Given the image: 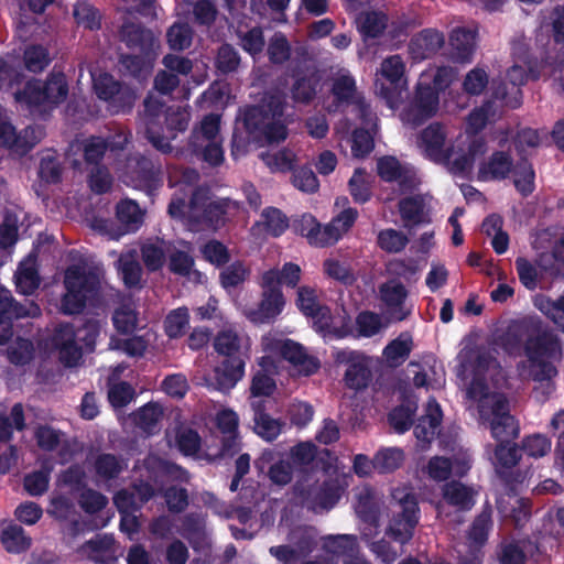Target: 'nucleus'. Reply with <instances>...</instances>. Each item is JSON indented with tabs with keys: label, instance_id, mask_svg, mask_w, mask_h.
<instances>
[{
	"label": "nucleus",
	"instance_id": "1",
	"mask_svg": "<svg viewBox=\"0 0 564 564\" xmlns=\"http://www.w3.org/2000/svg\"><path fill=\"white\" fill-rule=\"evenodd\" d=\"M458 376L466 381V406L488 425L494 438L500 442L495 451V465L511 468L519 460L518 449L508 444L519 434V425L510 415L508 401L500 392L506 376L486 348L464 347L458 356Z\"/></svg>",
	"mask_w": 564,
	"mask_h": 564
},
{
	"label": "nucleus",
	"instance_id": "2",
	"mask_svg": "<svg viewBox=\"0 0 564 564\" xmlns=\"http://www.w3.org/2000/svg\"><path fill=\"white\" fill-rule=\"evenodd\" d=\"M523 340L527 361L518 365L519 373L539 382L535 390H541L543 397H547L553 391L551 380L557 375L554 362L562 358V345L554 334L539 332L523 323L510 325L500 345L507 354L517 356L521 352Z\"/></svg>",
	"mask_w": 564,
	"mask_h": 564
},
{
	"label": "nucleus",
	"instance_id": "3",
	"mask_svg": "<svg viewBox=\"0 0 564 564\" xmlns=\"http://www.w3.org/2000/svg\"><path fill=\"white\" fill-rule=\"evenodd\" d=\"M416 147L424 158L458 175L469 174L487 151L485 140L470 133H459L449 141L448 128L440 122L429 124L419 133Z\"/></svg>",
	"mask_w": 564,
	"mask_h": 564
},
{
	"label": "nucleus",
	"instance_id": "4",
	"mask_svg": "<svg viewBox=\"0 0 564 564\" xmlns=\"http://www.w3.org/2000/svg\"><path fill=\"white\" fill-rule=\"evenodd\" d=\"M301 269L297 264L285 263L282 270L271 268L264 270L259 285L262 289V300L256 308H242L245 316L252 323L263 324L275 318L284 307L280 285L295 286L300 280Z\"/></svg>",
	"mask_w": 564,
	"mask_h": 564
},
{
	"label": "nucleus",
	"instance_id": "5",
	"mask_svg": "<svg viewBox=\"0 0 564 564\" xmlns=\"http://www.w3.org/2000/svg\"><path fill=\"white\" fill-rule=\"evenodd\" d=\"M144 120L147 138L152 145L162 153L172 151L171 140L178 132L185 131L191 116L185 107H170L163 110V106L152 96L144 101Z\"/></svg>",
	"mask_w": 564,
	"mask_h": 564
},
{
	"label": "nucleus",
	"instance_id": "6",
	"mask_svg": "<svg viewBox=\"0 0 564 564\" xmlns=\"http://www.w3.org/2000/svg\"><path fill=\"white\" fill-rule=\"evenodd\" d=\"M184 196H175L172 198L169 205V214L174 218L186 217L193 225L195 230V224H206L208 228L216 229L219 227L225 219V215L230 208V202L226 199L214 198L209 195L207 189L199 188L193 193L192 199L186 205Z\"/></svg>",
	"mask_w": 564,
	"mask_h": 564
},
{
	"label": "nucleus",
	"instance_id": "7",
	"mask_svg": "<svg viewBox=\"0 0 564 564\" xmlns=\"http://www.w3.org/2000/svg\"><path fill=\"white\" fill-rule=\"evenodd\" d=\"M243 127L249 139L259 144L285 140L288 131L283 120L282 99L271 97L270 101L249 108L245 113Z\"/></svg>",
	"mask_w": 564,
	"mask_h": 564
},
{
	"label": "nucleus",
	"instance_id": "8",
	"mask_svg": "<svg viewBox=\"0 0 564 564\" xmlns=\"http://www.w3.org/2000/svg\"><path fill=\"white\" fill-rule=\"evenodd\" d=\"M102 278V269L86 262L69 267L65 272L66 293L62 299L61 310L65 314L79 313L88 299L93 297Z\"/></svg>",
	"mask_w": 564,
	"mask_h": 564
},
{
	"label": "nucleus",
	"instance_id": "9",
	"mask_svg": "<svg viewBox=\"0 0 564 564\" xmlns=\"http://www.w3.org/2000/svg\"><path fill=\"white\" fill-rule=\"evenodd\" d=\"M102 325L98 321H88L76 330L69 325H61L52 339L58 358L66 367H75L83 357L84 349L93 351Z\"/></svg>",
	"mask_w": 564,
	"mask_h": 564
},
{
	"label": "nucleus",
	"instance_id": "10",
	"mask_svg": "<svg viewBox=\"0 0 564 564\" xmlns=\"http://www.w3.org/2000/svg\"><path fill=\"white\" fill-rule=\"evenodd\" d=\"M261 345L265 356L260 359L259 366L263 370H269L273 364L272 359L278 357L289 361L293 371L301 376H310L319 368V361L308 355L302 345L275 333L264 335Z\"/></svg>",
	"mask_w": 564,
	"mask_h": 564
},
{
	"label": "nucleus",
	"instance_id": "11",
	"mask_svg": "<svg viewBox=\"0 0 564 564\" xmlns=\"http://www.w3.org/2000/svg\"><path fill=\"white\" fill-rule=\"evenodd\" d=\"M299 310L313 319V325L325 340L343 338L349 333V318L343 314L332 315L326 306L318 301L316 291L302 286L297 291Z\"/></svg>",
	"mask_w": 564,
	"mask_h": 564
},
{
	"label": "nucleus",
	"instance_id": "12",
	"mask_svg": "<svg viewBox=\"0 0 564 564\" xmlns=\"http://www.w3.org/2000/svg\"><path fill=\"white\" fill-rule=\"evenodd\" d=\"M68 93L63 74H52L46 83L30 80L23 90L14 94V100L32 113H45L65 100Z\"/></svg>",
	"mask_w": 564,
	"mask_h": 564
},
{
	"label": "nucleus",
	"instance_id": "13",
	"mask_svg": "<svg viewBox=\"0 0 564 564\" xmlns=\"http://www.w3.org/2000/svg\"><path fill=\"white\" fill-rule=\"evenodd\" d=\"M120 37L137 53L123 56L122 65L133 75H140L143 69H149L160 48V42L154 34L137 24L127 23L121 28Z\"/></svg>",
	"mask_w": 564,
	"mask_h": 564
},
{
	"label": "nucleus",
	"instance_id": "14",
	"mask_svg": "<svg viewBox=\"0 0 564 564\" xmlns=\"http://www.w3.org/2000/svg\"><path fill=\"white\" fill-rule=\"evenodd\" d=\"M392 499L395 502V509L393 510L394 516L388 525L387 534L394 541L404 544L413 536L414 528L419 522L417 501L406 487L393 489Z\"/></svg>",
	"mask_w": 564,
	"mask_h": 564
},
{
	"label": "nucleus",
	"instance_id": "15",
	"mask_svg": "<svg viewBox=\"0 0 564 564\" xmlns=\"http://www.w3.org/2000/svg\"><path fill=\"white\" fill-rule=\"evenodd\" d=\"M189 144L194 152L202 154L210 165H218L224 160L223 138L220 135V117L208 115L199 126L194 128Z\"/></svg>",
	"mask_w": 564,
	"mask_h": 564
},
{
	"label": "nucleus",
	"instance_id": "16",
	"mask_svg": "<svg viewBox=\"0 0 564 564\" xmlns=\"http://www.w3.org/2000/svg\"><path fill=\"white\" fill-rule=\"evenodd\" d=\"M40 126H30L21 131L8 118L7 111L0 106V147L18 154H25L44 137Z\"/></svg>",
	"mask_w": 564,
	"mask_h": 564
},
{
	"label": "nucleus",
	"instance_id": "17",
	"mask_svg": "<svg viewBox=\"0 0 564 564\" xmlns=\"http://www.w3.org/2000/svg\"><path fill=\"white\" fill-rule=\"evenodd\" d=\"M426 77H430V74H421L415 97L401 115V119L405 123L417 126L438 111V94L425 80Z\"/></svg>",
	"mask_w": 564,
	"mask_h": 564
},
{
	"label": "nucleus",
	"instance_id": "18",
	"mask_svg": "<svg viewBox=\"0 0 564 564\" xmlns=\"http://www.w3.org/2000/svg\"><path fill=\"white\" fill-rule=\"evenodd\" d=\"M379 300L388 322H402L412 313L408 301V290L397 280H390L379 286Z\"/></svg>",
	"mask_w": 564,
	"mask_h": 564
},
{
	"label": "nucleus",
	"instance_id": "19",
	"mask_svg": "<svg viewBox=\"0 0 564 564\" xmlns=\"http://www.w3.org/2000/svg\"><path fill=\"white\" fill-rule=\"evenodd\" d=\"M471 467V457L465 449H458L451 457L433 456L424 470L434 481H445L449 477H464Z\"/></svg>",
	"mask_w": 564,
	"mask_h": 564
},
{
	"label": "nucleus",
	"instance_id": "20",
	"mask_svg": "<svg viewBox=\"0 0 564 564\" xmlns=\"http://www.w3.org/2000/svg\"><path fill=\"white\" fill-rule=\"evenodd\" d=\"M379 72L390 83L392 89L390 90L381 84L378 87V93L386 99L388 106L393 109L400 102L402 91L408 86L405 64L401 56L392 55L382 61Z\"/></svg>",
	"mask_w": 564,
	"mask_h": 564
},
{
	"label": "nucleus",
	"instance_id": "21",
	"mask_svg": "<svg viewBox=\"0 0 564 564\" xmlns=\"http://www.w3.org/2000/svg\"><path fill=\"white\" fill-rule=\"evenodd\" d=\"M476 490L459 481H451L442 487V499L436 503L438 517L449 518L453 512L470 510L475 505Z\"/></svg>",
	"mask_w": 564,
	"mask_h": 564
},
{
	"label": "nucleus",
	"instance_id": "22",
	"mask_svg": "<svg viewBox=\"0 0 564 564\" xmlns=\"http://www.w3.org/2000/svg\"><path fill=\"white\" fill-rule=\"evenodd\" d=\"M117 217L124 226L123 231L112 230V225L105 219H96L93 224V228L108 235L111 239L118 240L124 234L135 231L141 227L144 219V212L134 200L124 199L117 205Z\"/></svg>",
	"mask_w": 564,
	"mask_h": 564
},
{
	"label": "nucleus",
	"instance_id": "23",
	"mask_svg": "<svg viewBox=\"0 0 564 564\" xmlns=\"http://www.w3.org/2000/svg\"><path fill=\"white\" fill-rule=\"evenodd\" d=\"M94 89L100 99L110 101L113 112H118L123 108H130L135 99L132 91L121 88L119 83L113 80L112 76L107 73L96 74L90 70Z\"/></svg>",
	"mask_w": 564,
	"mask_h": 564
},
{
	"label": "nucleus",
	"instance_id": "24",
	"mask_svg": "<svg viewBox=\"0 0 564 564\" xmlns=\"http://www.w3.org/2000/svg\"><path fill=\"white\" fill-rule=\"evenodd\" d=\"M40 315V307L29 302L25 306L14 303L9 290L0 286V345L11 337V322L13 318L35 317Z\"/></svg>",
	"mask_w": 564,
	"mask_h": 564
},
{
	"label": "nucleus",
	"instance_id": "25",
	"mask_svg": "<svg viewBox=\"0 0 564 564\" xmlns=\"http://www.w3.org/2000/svg\"><path fill=\"white\" fill-rule=\"evenodd\" d=\"M527 70L520 65H513L506 74L505 79L492 83L494 96L506 106L517 108L521 104V86L527 82Z\"/></svg>",
	"mask_w": 564,
	"mask_h": 564
},
{
	"label": "nucleus",
	"instance_id": "26",
	"mask_svg": "<svg viewBox=\"0 0 564 564\" xmlns=\"http://www.w3.org/2000/svg\"><path fill=\"white\" fill-rule=\"evenodd\" d=\"M245 360L240 358L225 359L216 366L208 377L205 378L206 386L228 393L245 376Z\"/></svg>",
	"mask_w": 564,
	"mask_h": 564
},
{
	"label": "nucleus",
	"instance_id": "27",
	"mask_svg": "<svg viewBox=\"0 0 564 564\" xmlns=\"http://www.w3.org/2000/svg\"><path fill=\"white\" fill-rule=\"evenodd\" d=\"M334 358L339 364H348L345 382L351 389H361L370 379L369 360L366 356L351 350H336Z\"/></svg>",
	"mask_w": 564,
	"mask_h": 564
},
{
	"label": "nucleus",
	"instance_id": "28",
	"mask_svg": "<svg viewBox=\"0 0 564 564\" xmlns=\"http://www.w3.org/2000/svg\"><path fill=\"white\" fill-rule=\"evenodd\" d=\"M215 350L226 359L240 358L246 361L250 355V338L231 328L219 332L214 339Z\"/></svg>",
	"mask_w": 564,
	"mask_h": 564
},
{
	"label": "nucleus",
	"instance_id": "29",
	"mask_svg": "<svg viewBox=\"0 0 564 564\" xmlns=\"http://www.w3.org/2000/svg\"><path fill=\"white\" fill-rule=\"evenodd\" d=\"M433 198L429 195H415L400 202V214L406 226H415L431 221Z\"/></svg>",
	"mask_w": 564,
	"mask_h": 564
},
{
	"label": "nucleus",
	"instance_id": "30",
	"mask_svg": "<svg viewBox=\"0 0 564 564\" xmlns=\"http://www.w3.org/2000/svg\"><path fill=\"white\" fill-rule=\"evenodd\" d=\"M150 162L145 159H130L127 164V170H132L133 175H131L130 180L129 176H127L123 181L128 185L151 194L162 184V178L160 173L150 167ZM129 171H127V173Z\"/></svg>",
	"mask_w": 564,
	"mask_h": 564
},
{
	"label": "nucleus",
	"instance_id": "31",
	"mask_svg": "<svg viewBox=\"0 0 564 564\" xmlns=\"http://www.w3.org/2000/svg\"><path fill=\"white\" fill-rule=\"evenodd\" d=\"M128 137L119 133L112 138L110 142H106L101 138L93 137L82 142L76 141L70 145V151H83L87 163H97L109 148L111 151L122 149L127 143Z\"/></svg>",
	"mask_w": 564,
	"mask_h": 564
},
{
	"label": "nucleus",
	"instance_id": "32",
	"mask_svg": "<svg viewBox=\"0 0 564 564\" xmlns=\"http://www.w3.org/2000/svg\"><path fill=\"white\" fill-rule=\"evenodd\" d=\"M476 50V32L471 29L455 28L449 35V56L458 63L470 62Z\"/></svg>",
	"mask_w": 564,
	"mask_h": 564
},
{
	"label": "nucleus",
	"instance_id": "33",
	"mask_svg": "<svg viewBox=\"0 0 564 564\" xmlns=\"http://www.w3.org/2000/svg\"><path fill=\"white\" fill-rule=\"evenodd\" d=\"M444 45V35L432 29L423 30L410 42L409 51L414 59H424L433 56Z\"/></svg>",
	"mask_w": 564,
	"mask_h": 564
},
{
	"label": "nucleus",
	"instance_id": "34",
	"mask_svg": "<svg viewBox=\"0 0 564 564\" xmlns=\"http://www.w3.org/2000/svg\"><path fill=\"white\" fill-rule=\"evenodd\" d=\"M251 408L254 412L253 430L256 434L267 442L275 440L281 434L284 423L264 413L262 401H252Z\"/></svg>",
	"mask_w": 564,
	"mask_h": 564
},
{
	"label": "nucleus",
	"instance_id": "35",
	"mask_svg": "<svg viewBox=\"0 0 564 564\" xmlns=\"http://www.w3.org/2000/svg\"><path fill=\"white\" fill-rule=\"evenodd\" d=\"M441 420L442 411L440 404L434 399L429 400L425 414L414 427L416 438L421 442L430 443L436 435Z\"/></svg>",
	"mask_w": 564,
	"mask_h": 564
},
{
	"label": "nucleus",
	"instance_id": "36",
	"mask_svg": "<svg viewBox=\"0 0 564 564\" xmlns=\"http://www.w3.org/2000/svg\"><path fill=\"white\" fill-rule=\"evenodd\" d=\"M154 491L149 484H140L132 491L121 490L113 497V502L119 512L137 511L142 503L148 501Z\"/></svg>",
	"mask_w": 564,
	"mask_h": 564
},
{
	"label": "nucleus",
	"instance_id": "37",
	"mask_svg": "<svg viewBox=\"0 0 564 564\" xmlns=\"http://www.w3.org/2000/svg\"><path fill=\"white\" fill-rule=\"evenodd\" d=\"M40 284L35 257L30 254L20 262L15 273V285L20 293L32 294Z\"/></svg>",
	"mask_w": 564,
	"mask_h": 564
},
{
	"label": "nucleus",
	"instance_id": "38",
	"mask_svg": "<svg viewBox=\"0 0 564 564\" xmlns=\"http://www.w3.org/2000/svg\"><path fill=\"white\" fill-rule=\"evenodd\" d=\"M155 338V334L151 330H147L143 335L133 336L131 338L121 339L118 337H111L109 341L110 350H121L128 356L139 357L144 354L148 346Z\"/></svg>",
	"mask_w": 564,
	"mask_h": 564
},
{
	"label": "nucleus",
	"instance_id": "39",
	"mask_svg": "<svg viewBox=\"0 0 564 564\" xmlns=\"http://www.w3.org/2000/svg\"><path fill=\"white\" fill-rule=\"evenodd\" d=\"M498 509L506 518H511L517 527L522 525L529 518V501L507 494L498 500Z\"/></svg>",
	"mask_w": 564,
	"mask_h": 564
},
{
	"label": "nucleus",
	"instance_id": "40",
	"mask_svg": "<svg viewBox=\"0 0 564 564\" xmlns=\"http://www.w3.org/2000/svg\"><path fill=\"white\" fill-rule=\"evenodd\" d=\"M413 348V338L410 333H401L383 349V358L389 366L397 367L405 361Z\"/></svg>",
	"mask_w": 564,
	"mask_h": 564
},
{
	"label": "nucleus",
	"instance_id": "41",
	"mask_svg": "<svg viewBox=\"0 0 564 564\" xmlns=\"http://www.w3.org/2000/svg\"><path fill=\"white\" fill-rule=\"evenodd\" d=\"M304 496V501L307 507L318 512L321 510H328L337 502L340 496L338 486H327L324 489L314 488L310 489L306 495L301 492Z\"/></svg>",
	"mask_w": 564,
	"mask_h": 564
},
{
	"label": "nucleus",
	"instance_id": "42",
	"mask_svg": "<svg viewBox=\"0 0 564 564\" xmlns=\"http://www.w3.org/2000/svg\"><path fill=\"white\" fill-rule=\"evenodd\" d=\"M511 171V161L503 152H496L478 171V178L481 181L505 178Z\"/></svg>",
	"mask_w": 564,
	"mask_h": 564
},
{
	"label": "nucleus",
	"instance_id": "43",
	"mask_svg": "<svg viewBox=\"0 0 564 564\" xmlns=\"http://www.w3.org/2000/svg\"><path fill=\"white\" fill-rule=\"evenodd\" d=\"M534 306L549 317L564 333V294L557 300L538 294L533 299Z\"/></svg>",
	"mask_w": 564,
	"mask_h": 564
},
{
	"label": "nucleus",
	"instance_id": "44",
	"mask_svg": "<svg viewBox=\"0 0 564 564\" xmlns=\"http://www.w3.org/2000/svg\"><path fill=\"white\" fill-rule=\"evenodd\" d=\"M31 538L28 536L24 530L13 523H9L1 532V542L3 547L9 553H22L30 549Z\"/></svg>",
	"mask_w": 564,
	"mask_h": 564
},
{
	"label": "nucleus",
	"instance_id": "45",
	"mask_svg": "<svg viewBox=\"0 0 564 564\" xmlns=\"http://www.w3.org/2000/svg\"><path fill=\"white\" fill-rule=\"evenodd\" d=\"M259 158L263 161L267 167L273 172H288L292 170L296 156L289 149L271 150L260 153Z\"/></svg>",
	"mask_w": 564,
	"mask_h": 564
},
{
	"label": "nucleus",
	"instance_id": "46",
	"mask_svg": "<svg viewBox=\"0 0 564 564\" xmlns=\"http://www.w3.org/2000/svg\"><path fill=\"white\" fill-rule=\"evenodd\" d=\"M358 31L366 37H377L387 26V17L379 11H366L356 19Z\"/></svg>",
	"mask_w": 564,
	"mask_h": 564
},
{
	"label": "nucleus",
	"instance_id": "47",
	"mask_svg": "<svg viewBox=\"0 0 564 564\" xmlns=\"http://www.w3.org/2000/svg\"><path fill=\"white\" fill-rule=\"evenodd\" d=\"M22 73L19 69V62L14 56L0 57V90L9 91L20 84Z\"/></svg>",
	"mask_w": 564,
	"mask_h": 564
},
{
	"label": "nucleus",
	"instance_id": "48",
	"mask_svg": "<svg viewBox=\"0 0 564 564\" xmlns=\"http://www.w3.org/2000/svg\"><path fill=\"white\" fill-rule=\"evenodd\" d=\"M404 460V453L398 447L381 448L373 456L375 469L386 474L398 469Z\"/></svg>",
	"mask_w": 564,
	"mask_h": 564
},
{
	"label": "nucleus",
	"instance_id": "49",
	"mask_svg": "<svg viewBox=\"0 0 564 564\" xmlns=\"http://www.w3.org/2000/svg\"><path fill=\"white\" fill-rule=\"evenodd\" d=\"M137 258L135 251H128L118 260V271L127 286H135L140 282L142 270Z\"/></svg>",
	"mask_w": 564,
	"mask_h": 564
},
{
	"label": "nucleus",
	"instance_id": "50",
	"mask_svg": "<svg viewBox=\"0 0 564 564\" xmlns=\"http://www.w3.org/2000/svg\"><path fill=\"white\" fill-rule=\"evenodd\" d=\"M112 546L113 539L110 535H96L94 539L86 542L79 549V552L83 556L99 562L111 552Z\"/></svg>",
	"mask_w": 564,
	"mask_h": 564
},
{
	"label": "nucleus",
	"instance_id": "51",
	"mask_svg": "<svg viewBox=\"0 0 564 564\" xmlns=\"http://www.w3.org/2000/svg\"><path fill=\"white\" fill-rule=\"evenodd\" d=\"M189 247L184 245V249H170V270L176 274L191 275L194 274L200 280L202 274L193 270L194 261L188 254Z\"/></svg>",
	"mask_w": 564,
	"mask_h": 564
},
{
	"label": "nucleus",
	"instance_id": "52",
	"mask_svg": "<svg viewBox=\"0 0 564 564\" xmlns=\"http://www.w3.org/2000/svg\"><path fill=\"white\" fill-rule=\"evenodd\" d=\"M490 528V516L488 513H481L473 523L471 529L468 533V542L471 549V554L469 557H473L476 554H479L482 558L481 552L479 547L486 542L488 536V531Z\"/></svg>",
	"mask_w": 564,
	"mask_h": 564
},
{
	"label": "nucleus",
	"instance_id": "53",
	"mask_svg": "<svg viewBox=\"0 0 564 564\" xmlns=\"http://www.w3.org/2000/svg\"><path fill=\"white\" fill-rule=\"evenodd\" d=\"M193 32L187 23L175 22L166 31V42L172 51H184L192 44Z\"/></svg>",
	"mask_w": 564,
	"mask_h": 564
},
{
	"label": "nucleus",
	"instance_id": "54",
	"mask_svg": "<svg viewBox=\"0 0 564 564\" xmlns=\"http://www.w3.org/2000/svg\"><path fill=\"white\" fill-rule=\"evenodd\" d=\"M162 408L156 403H148L133 414L135 424L148 433H153L162 417Z\"/></svg>",
	"mask_w": 564,
	"mask_h": 564
},
{
	"label": "nucleus",
	"instance_id": "55",
	"mask_svg": "<svg viewBox=\"0 0 564 564\" xmlns=\"http://www.w3.org/2000/svg\"><path fill=\"white\" fill-rule=\"evenodd\" d=\"M388 322L373 312H361L356 318L358 334L362 337H372L387 328Z\"/></svg>",
	"mask_w": 564,
	"mask_h": 564
},
{
	"label": "nucleus",
	"instance_id": "56",
	"mask_svg": "<svg viewBox=\"0 0 564 564\" xmlns=\"http://www.w3.org/2000/svg\"><path fill=\"white\" fill-rule=\"evenodd\" d=\"M516 268L520 282L528 290H535L539 285L542 273L545 272L540 267V260L538 261V265H534L525 258H518L516 260Z\"/></svg>",
	"mask_w": 564,
	"mask_h": 564
},
{
	"label": "nucleus",
	"instance_id": "57",
	"mask_svg": "<svg viewBox=\"0 0 564 564\" xmlns=\"http://www.w3.org/2000/svg\"><path fill=\"white\" fill-rule=\"evenodd\" d=\"M378 246L390 253L402 251L408 245V237L400 230L388 228L378 234Z\"/></svg>",
	"mask_w": 564,
	"mask_h": 564
},
{
	"label": "nucleus",
	"instance_id": "58",
	"mask_svg": "<svg viewBox=\"0 0 564 564\" xmlns=\"http://www.w3.org/2000/svg\"><path fill=\"white\" fill-rule=\"evenodd\" d=\"M24 429L23 408L20 403L12 406L8 417H0V442H7L11 438L13 430L22 431Z\"/></svg>",
	"mask_w": 564,
	"mask_h": 564
},
{
	"label": "nucleus",
	"instance_id": "59",
	"mask_svg": "<svg viewBox=\"0 0 564 564\" xmlns=\"http://www.w3.org/2000/svg\"><path fill=\"white\" fill-rule=\"evenodd\" d=\"M318 83L319 76L316 72L297 78L292 89L293 98L301 102L310 101L316 94Z\"/></svg>",
	"mask_w": 564,
	"mask_h": 564
},
{
	"label": "nucleus",
	"instance_id": "60",
	"mask_svg": "<svg viewBox=\"0 0 564 564\" xmlns=\"http://www.w3.org/2000/svg\"><path fill=\"white\" fill-rule=\"evenodd\" d=\"M61 164L54 151L42 153L39 176L46 183H56L61 178Z\"/></svg>",
	"mask_w": 564,
	"mask_h": 564
},
{
	"label": "nucleus",
	"instance_id": "61",
	"mask_svg": "<svg viewBox=\"0 0 564 564\" xmlns=\"http://www.w3.org/2000/svg\"><path fill=\"white\" fill-rule=\"evenodd\" d=\"M522 451L531 458H541L552 448V442L542 434H532L523 438Z\"/></svg>",
	"mask_w": 564,
	"mask_h": 564
},
{
	"label": "nucleus",
	"instance_id": "62",
	"mask_svg": "<svg viewBox=\"0 0 564 564\" xmlns=\"http://www.w3.org/2000/svg\"><path fill=\"white\" fill-rule=\"evenodd\" d=\"M416 411V404L413 402H406L395 408L389 414V421L391 426L398 432L403 433L410 429L413 420V415Z\"/></svg>",
	"mask_w": 564,
	"mask_h": 564
},
{
	"label": "nucleus",
	"instance_id": "63",
	"mask_svg": "<svg viewBox=\"0 0 564 564\" xmlns=\"http://www.w3.org/2000/svg\"><path fill=\"white\" fill-rule=\"evenodd\" d=\"M171 246L165 242L145 243L142 248V257L149 270L160 269L165 259V253L170 254Z\"/></svg>",
	"mask_w": 564,
	"mask_h": 564
},
{
	"label": "nucleus",
	"instance_id": "64",
	"mask_svg": "<svg viewBox=\"0 0 564 564\" xmlns=\"http://www.w3.org/2000/svg\"><path fill=\"white\" fill-rule=\"evenodd\" d=\"M540 267L552 275H558L564 272V240L555 245L552 254L543 253L540 256Z\"/></svg>",
	"mask_w": 564,
	"mask_h": 564
}]
</instances>
